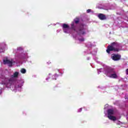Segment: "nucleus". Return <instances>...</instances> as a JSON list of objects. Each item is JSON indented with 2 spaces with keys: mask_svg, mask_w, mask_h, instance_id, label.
Segmentation results:
<instances>
[{
  "mask_svg": "<svg viewBox=\"0 0 128 128\" xmlns=\"http://www.w3.org/2000/svg\"><path fill=\"white\" fill-rule=\"evenodd\" d=\"M47 64H52V62H50V61H49L47 62Z\"/></svg>",
  "mask_w": 128,
  "mask_h": 128,
  "instance_id": "nucleus-21",
  "label": "nucleus"
},
{
  "mask_svg": "<svg viewBox=\"0 0 128 128\" xmlns=\"http://www.w3.org/2000/svg\"><path fill=\"white\" fill-rule=\"evenodd\" d=\"M58 78V74H55L52 76V80H56Z\"/></svg>",
  "mask_w": 128,
  "mask_h": 128,
  "instance_id": "nucleus-15",
  "label": "nucleus"
},
{
  "mask_svg": "<svg viewBox=\"0 0 128 128\" xmlns=\"http://www.w3.org/2000/svg\"><path fill=\"white\" fill-rule=\"evenodd\" d=\"M2 88H1V90H0V94L2 92Z\"/></svg>",
  "mask_w": 128,
  "mask_h": 128,
  "instance_id": "nucleus-23",
  "label": "nucleus"
},
{
  "mask_svg": "<svg viewBox=\"0 0 128 128\" xmlns=\"http://www.w3.org/2000/svg\"><path fill=\"white\" fill-rule=\"evenodd\" d=\"M78 40L80 42H84V38H78Z\"/></svg>",
  "mask_w": 128,
  "mask_h": 128,
  "instance_id": "nucleus-16",
  "label": "nucleus"
},
{
  "mask_svg": "<svg viewBox=\"0 0 128 128\" xmlns=\"http://www.w3.org/2000/svg\"><path fill=\"white\" fill-rule=\"evenodd\" d=\"M20 72L21 74H24L26 72V70L25 68H22L20 69Z\"/></svg>",
  "mask_w": 128,
  "mask_h": 128,
  "instance_id": "nucleus-14",
  "label": "nucleus"
},
{
  "mask_svg": "<svg viewBox=\"0 0 128 128\" xmlns=\"http://www.w3.org/2000/svg\"><path fill=\"white\" fill-rule=\"evenodd\" d=\"M118 46H120V45L114 42L112 44L111 46H108V48L106 50V52L108 54H110V52H118L120 50L118 49Z\"/></svg>",
  "mask_w": 128,
  "mask_h": 128,
  "instance_id": "nucleus-4",
  "label": "nucleus"
},
{
  "mask_svg": "<svg viewBox=\"0 0 128 128\" xmlns=\"http://www.w3.org/2000/svg\"><path fill=\"white\" fill-rule=\"evenodd\" d=\"M98 18H99L100 20H106V16L102 14H98Z\"/></svg>",
  "mask_w": 128,
  "mask_h": 128,
  "instance_id": "nucleus-11",
  "label": "nucleus"
},
{
  "mask_svg": "<svg viewBox=\"0 0 128 128\" xmlns=\"http://www.w3.org/2000/svg\"><path fill=\"white\" fill-rule=\"evenodd\" d=\"M108 118L109 120H112L113 122H116V118L114 116V111L112 109L108 110Z\"/></svg>",
  "mask_w": 128,
  "mask_h": 128,
  "instance_id": "nucleus-5",
  "label": "nucleus"
},
{
  "mask_svg": "<svg viewBox=\"0 0 128 128\" xmlns=\"http://www.w3.org/2000/svg\"><path fill=\"white\" fill-rule=\"evenodd\" d=\"M78 22H80V18H76L74 19V22H72L70 24L72 30L75 32H77L78 36H86L88 32L86 26L84 24H81L79 29L78 30L76 24H78Z\"/></svg>",
  "mask_w": 128,
  "mask_h": 128,
  "instance_id": "nucleus-2",
  "label": "nucleus"
},
{
  "mask_svg": "<svg viewBox=\"0 0 128 128\" xmlns=\"http://www.w3.org/2000/svg\"><path fill=\"white\" fill-rule=\"evenodd\" d=\"M92 54H94V52H92Z\"/></svg>",
  "mask_w": 128,
  "mask_h": 128,
  "instance_id": "nucleus-27",
  "label": "nucleus"
},
{
  "mask_svg": "<svg viewBox=\"0 0 128 128\" xmlns=\"http://www.w3.org/2000/svg\"><path fill=\"white\" fill-rule=\"evenodd\" d=\"M22 50V47H18L17 48V50Z\"/></svg>",
  "mask_w": 128,
  "mask_h": 128,
  "instance_id": "nucleus-17",
  "label": "nucleus"
},
{
  "mask_svg": "<svg viewBox=\"0 0 128 128\" xmlns=\"http://www.w3.org/2000/svg\"><path fill=\"white\" fill-rule=\"evenodd\" d=\"M82 108H80L78 110V112H82Z\"/></svg>",
  "mask_w": 128,
  "mask_h": 128,
  "instance_id": "nucleus-20",
  "label": "nucleus"
},
{
  "mask_svg": "<svg viewBox=\"0 0 128 128\" xmlns=\"http://www.w3.org/2000/svg\"><path fill=\"white\" fill-rule=\"evenodd\" d=\"M104 113L105 114H106V111H104Z\"/></svg>",
  "mask_w": 128,
  "mask_h": 128,
  "instance_id": "nucleus-25",
  "label": "nucleus"
},
{
  "mask_svg": "<svg viewBox=\"0 0 128 128\" xmlns=\"http://www.w3.org/2000/svg\"><path fill=\"white\" fill-rule=\"evenodd\" d=\"M6 48V44L3 43L0 45V52H4V49Z\"/></svg>",
  "mask_w": 128,
  "mask_h": 128,
  "instance_id": "nucleus-10",
  "label": "nucleus"
},
{
  "mask_svg": "<svg viewBox=\"0 0 128 128\" xmlns=\"http://www.w3.org/2000/svg\"><path fill=\"white\" fill-rule=\"evenodd\" d=\"M49 74V76H50L51 74Z\"/></svg>",
  "mask_w": 128,
  "mask_h": 128,
  "instance_id": "nucleus-28",
  "label": "nucleus"
},
{
  "mask_svg": "<svg viewBox=\"0 0 128 128\" xmlns=\"http://www.w3.org/2000/svg\"><path fill=\"white\" fill-rule=\"evenodd\" d=\"M112 58L113 60H120V55L113 54L112 56Z\"/></svg>",
  "mask_w": 128,
  "mask_h": 128,
  "instance_id": "nucleus-9",
  "label": "nucleus"
},
{
  "mask_svg": "<svg viewBox=\"0 0 128 128\" xmlns=\"http://www.w3.org/2000/svg\"><path fill=\"white\" fill-rule=\"evenodd\" d=\"M62 26L64 32L65 34H72V32H70V26L68 25L64 24H62Z\"/></svg>",
  "mask_w": 128,
  "mask_h": 128,
  "instance_id": "nucleus-6",
  "label": "nucleus"
},
{
  "mask_svg": "<svg viewBox=\"0 0 128 128\" xmlns=\"http://www.w3.org/2000/svg\"><path fill=\"white\" fill-rule=\"evenodd\" d=\"M14 62V60L12 58L8 59L6 58L4 60V64H8L9 66H12Z\"/></svg>",
  "mask_w": 128,
  "mask_h": 128,
  "instance_id": "nucleus-8",
  "label": "nucleus"
},
{
  "mask_svg": "<svg viewBox=\"0 0 128 128\" xmlns=\"http://www.w3.org/2000/svg\"><path fill=\"white\" fill-rule=\"evenodd\" d=\"M94 54H96V52H94Z\"/></svg>",
  "mask_w": 128,
  "mask_h": 128,
  "instance_id": "nucleus-26",
  "label": "nucleus"
},
{
  "mask_svg": "<svg viewBox=\"0 0 128 128\" xmlns=\"http://www.w3.org/2000/svg\"><path fill=\"white\" fill-rule=\"evenodd\" d=\"M24 82V80H20L17 82L16 84H14L12 80L5 78L2 79L1 84H3L4 86H6V88H10L12 90L16 92H22Z\"/></svg>",
  "mask_w": 128,
  "mask_h": 128,
  "instance_id": "nucleus-1",
  "label": "nucleus"
},
{
  "mask_svg": "<svg viewBox=\"0 0 128 128\" xmlns=\"http://www.w3.org/2000/svg\"><path fill=\"white\" fill-rule=\"evenodd\" d=\"M108 108V104H106V105H105L104 110H106Z\"/></svg>",
  "mask_w": 128,
  "mask_h": 128,
  "instance_id": "nucleus-19",
  "label": "nucleus"
},
{
  "mask_svg": "<svg viewBox=\"0 0 128 128\" xmlns=\"http://www.w3.org/2000/svg\"><path fill=\"white\" fill-rule=\"evenodd\" d=\"M102 72H104V74H105L107 76L111 78H118V74H116L114 70L112 68H106L105 70L103 68L98 70V74Z\"/></svg>",
  "mask_w": 128,
  "mask_h": 128,
  "instance_id": "nucleus-3",
  "label": "nucleus"
},
{
  "mask_svg": "<svg viewBox=\"0 0 128 128\" xmlns=\"http://www.w3.org/2000/svg\"><path fill=\"white\" fill-rule=\"evenodd\" d=\"M92 12V10L90 9H88L86 10V12H88V14H90V12Z\"/></svg>",
  "mask_w": 128,
  "mask_h": 128,
  "instance_id": "nucleus-18",
  "label": "nucleus"
},
{
  "mask_svg": "<svg viewBox=\"0 0 128 128\" xmlns=\"http://www.w3.org/2000/svg\"><path fill=\"white\" fill-rule=\"evenodd\" d=\"M50 80V78H46V80Z\"/></svg>",
  "mask_w": 128,
  "mask_h": 128,
  "instance_id": "nucleus-24",
  "label": "nucleus"
},
{
  "mask_svg": "<svg viewBox=\"0 0 128 128\" xmlns=\"http://www.w3.org/2000/svg\"><path fill=\"white\" fill-rule=\"evenodd\" d=\"M62 69H58L56 70V72H59V74H60V76H62L64 72H62Z\"/></svg>",
  "mask_w": 128,
  "mask_h": 128,
  "instance_id": "nucleus-13",
  "label": "nucleus"
},
{
  "mask_svg": "<svg viewBox=\"0 0 128 128\" xmlns=\"http://www.w3.org/2000/svg\"><path fill=\"white\" fill-rule=\"evenodd\" d=\"M18 74H20V72H14V74L12 76V78H18Z\"/></svg>",
  "mask_w": 128,
  "mask_h": 128,
  "instance_id": "nucleus-12",
  "label": "nucleus"
},
{
  "mask_svg": "<svg viewBox=\"0 0 128 128\" xmlns=\"http://www.w3.org/2000/svg\"><path fill=\"white\" fill-rule=\"evenodd\" d=\"M126 74H128V69H126Z\"/></svg>",
  "mask_w": 128,
  "mask_h": 128,
  "instance_id": "nucleus-22",
  "label": "nucleus"
},
{
  "mask_svg": "<svg viewBox=\"0 0 128 128\" xmlns=\"http://www.w3.org/2000/svg\"><path fill=\"white\" fill-rule=\"evenodd\" d=\"M18 58L26 61L28 58V54L26 52H23L18 56Z\"/></svg>",
  "mask_w": 128,
  "mask_h": 128,
  "instance_id": "nucleus-7",
  "label": "nucleus"
}]
</instances>
